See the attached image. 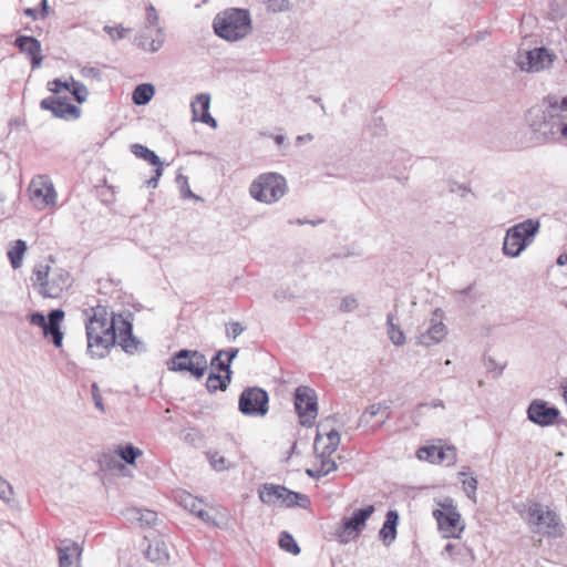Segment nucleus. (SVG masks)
Here are the masks:
<instances>
[{
	"instance_id": "f257e3e1",
	"label": "nucleus",
	"mask_w": 567,
	"mask_h": 567,
	"mask_svg": "<svg viewBox=\"0 0 567 567\" xmlns=\"http://www.w3.org/2000/svg\"><path fill=\"white\" fill-rule=\"evenodd\" d=\"M545 110L530 111L529 126L545 141L567 143V96L548 95Z\"/></svg>"
},
{
	"instance_id": "f03ea898",
	"label": "nucleus",
	"mask_w": 567,
	"mask_h": 567,
	"mask_svg": "<svg viewBox=\"0 0 567 567\" xmlns=\"http://www.w3.org/2000/svg\"><path fill=\"white\" fill-rule=\"evenodd\" d=\"M213 28L219 38L230 42L238 41L251 31L250 14L245 9H228L214 18Z\"/></svg>"
},
{
	"instance_id": "7ed1b4c3",
	"label": "nucleus",
	"mask_w": 567,
	"mask_h": 567,
	"mask_svg": "<svg viewBox=\"0 0 567 567\" xmlns=\"http://www.w3.org/2000/svg\"><path fill=\"white\" fill-rule=\"evenodd\" d=\"M525 519L534 534L547 537H561L564 525L556 512L540 503H533L526 509Z\"/></svg>"
},
{
	"instance_id": "20e7f679",
	"label": "nucleus",
	"mask_w": 567,
	"mask_h": 567,
	"mask_svg": "<svg viewBox=\"0 0 567 567\" xmlns=\"http://www.w3.org/2000/svg\"><path fill=\"white\" fill-rule=\"evenodd\" d=\"M539 227L538 220L529 218L508 228L503 243V254L511 258L518 257L534 241Z\"/></svg>"
},
{
	"instance_id": "39448f33",
	"label": "nucleus",
	"mask_w": 567,
	"mask_h": 567,
	"mask_svg": "<svg viewBox=\"0 0 567 567\" xmlns=\"http://www.w3.org/2000/svg\"><path fill=\"white\" fill-rule=\"evenodd\" d=\"M258 496L266 505H284L286 507L308 508L311 504L308 495L291 491L284 485L264 483L258 488Z\"/></svg>"
},
{
	"instance_id": "423d86ee",
	"label": "nucleus",
	"mask_w": 567,
	"mask_h": 567,
	"mask_svg": "<svg viewBox=\"0 0 567 567\" xmlns=\"http://www.w3.org/2000/svg\"><path fill=\"white\" fill-rule=\"evenodd\" d=\"M286 192L287 182L282 175L277 173H265L259 175L249 187L251 197L266 204L278 202Z\"/></svg>"
},
{
	"instance_id": "0eeeda50",
	"label": "nucleus",
	"mask_w": 567,
	"mask_h": 567,
	"mask_svg": "<svg viewBox=\"0 0 567 567\" xmlns=\"http://www.w3.org/2000/svg\"><path fill=\"white\" fill-rule=\"evenodd\" d=\"M87 339V354L93 359H103L110 350L117 343L116 319L111 317L107 328L97 329L85 327Z\"/></svg>"
},
{
	"instance_id": "6e6552de",
	"label": "nucleus",
	"mask_w": 567,
	"mask_h": 567,
	"mask_svg": "<svg viewBox=\"0 0 567 567\" xmlns=\"http://www.w3.org/2000/svg\"><path fill=\"white\" fill-rule=\"evenodd\" d=\"M167 368L169 371L189 373L199 380L205 375L208 362L205 354L197 350L181 349L167 361Z\"/></svg>"
},
{
	"instance_id": "1a4fd4ad",
	"label": "nucleus",
	"mask_w": 567,
	"mask_h": 567,
	"mask_svg": "<svg viewBox=\"0 0 567 567\" xmlns=\"http://www.w3.org/2000/svg\"><path fill=\"white\" fill-rule=\"evenodd\" d=\"M64 316L65 312L58 308L49 311L47 317L40 311L31 312L28 320L32 326L41 328L43 337L59 349L63 346L64 333L61 330V322Z\"/></svg>"
},
{
	"instance_id": "9d476101",
	"label": "nucleus",
	"mask_w": 567,
	"mask_h": 567,
	"mask_svg": "<svg viewBox=\"0 0 567 567\" xmlns=\"http://www.w3.org/2000/svg\"><path fill=\"white\" fill-rule=\"evenodd\" d=\"M441 508L433 511V516L437 522L439 529L444 533V536L450 538H458L464 529V525L461 520V514L458 513L454 502L451 497L444 498L439 503Z\"/></svg>"
},
{
	"instance_id": "9b49d317",
	"label": "nucleus",
	"mask_w": 567,
	"mask_h": 567,
	"mask_svg": "<svg viewBox=\"0 0 567 567\" xmlns=\"http://www.w3.org/2000/svg\"><path fill=\"white\" fill-rule=\"evenodd\" d=\"M269 394L259 386H248L238 399V410L246 416H266L269 411Z\"/></svg>"
},
{
	"instance_id": "f8f14e48",
	"label": "nucleus",
	"mask_w": 567,
	"mask_h": 567,
	"mask_svg": "<svg viewBox=\"0 0 567 567\" xmlns=\"http://www.w3.org/2000/svg\"><path fill=\"white\" fill-rule=\"evenodd\" d=\"M318 398L313 389L299 385L293 393L296 413L303 426H312L318 415Z\"/></svg>"
},
{
	"instance_id": "ddd939ff",
	"label": "nucleus",
	"mask_w": 567,
	"mask_h": 567,
	"mask_svg": "<svg viewBox=\"0 0 567 567\" xmlns=\"http://www.w3.org/2000/svg\"><path fill=\"white\" fill-rule=\"evenodd\" d=\"M444 311L436 308L430 319L429 328L417 336V343L424 347H431L440 343L447 334V328L443 323Z\"/></svg>"
},
{
	"instance_id": "4468645a",
	"label": "nucleus",
	"mask_w": 567,
	"mask_h": 567,
	"mask_svg": "<svg viewBox=\"0 0 567 567\" xmlns=\"http://www.w3.org/2000/svg\"><path fill=\"white\" fill-rule=\"evenodd\" d=\"M559 410L546 401L534 400L527 408V419L534 424L545 427L553 425L559 417Z\"/></svg>"
},
{
	"instance_id": "2eb2a0df",
	"label": "nucleus",
	"mask_w": 567,
	"mask_h": 567,
	"mask_svg": "<svg viewBox=\"0 0 567 567\" xmlns=\"http://www.w3.org/2000/svg\"><path fill=\"white\" fill-rule=\"evenodd\" d=\"M553 62L551 55L544 47L526 51L523 55L518 56V66L523 71L538 72L544 70Z\"/></svg>"
},
{
	"instance_id": "dca6fc26",
	"label": "nucleus",
	"mask_w": 567,
	"mask_h": 567,
	"mask_svg": "<svg viewBox=\"0 0 567 567\" xmlns=\"http://www.w3.org/2000/svg\"><path fill=\"white\" fill-rule=\"evenodd\" d=\"M13 45L18 48L20 53L25 54L29 58L33 70L41 66L43 61V55L41 53L42 47L41 42L37 38L19 34L17 35Z\"/></svg>"
},
{
	"instance_id": "f3484780",
	"label": "nucleus",
	"mask_w": 567,
	"mask_h": 567,
	"mask_svg": "<svg viewBox=\"0 0 567 567\" xmlns=\"http://www.w3.org/2000/svg\"><path fill=\"white\" fill-rule=\"evenodd\" d=\"M40 109L52 112L56 118H65L68 115L79 118L81 110L66 102V97L48 96L40 102Z\"/></svg>"
},
{
	"instance_id": "a211bd4d",
	"label": "nucleus",
	"mask_w": 567,
	"mask_h": 567,
	"mask_svg": "<svg viewBox=\"0 0 567 567\" xmlns=\"http://www.w3.org/2000/svg\"><path fill=\"white\" fill-rule=\"evenodd\" d=\"M373 505H368L363 508L355 509L351 516L344 517L342 520L343 533L348 536H358L365 527L367 520L374 513Z\"/></svg>"
},
{
	"instance_id": "6ab92c4d",
	"label": "nucleus",
	"mask_w": 567,
	"mask_h": 567,
	"mask_svg": "<svg viewBox=\"0 0 567 567\" xmlns=\"http://www.w3.org/2000/svg\"><path fill=\"white\" fill-rule=\"evenodd\" d=\"M70 286V274L64 269H55L50 274L49 280L43 284V290H40V293L47 298H59Z\"/></svg>"
},
{
	"instance_id": "aec40b11",
	"label": "nucleus",
	"mask_w": 567,
	"mask_h": 567,
	"mask_svg": "<svg viewBox=\"0 0 567 567\" xmlns=\"http://www.w3.org/2000/svg\"><path fill=\"white\" fill-rule=\"evenodd\" d=\"M144 542L147 543L145 556L148 560L158 565H166L168 563V548L159 536H145Z\"/></svg>"
},
{
	"instance_id": "412c9836",
	"label": "nucleus",
	"mask_w": 567,
	"mask_h": 567,
	"mask_svg": "<svg viewBox=\"0 0 567 567\" xmlns=\"http://www.w3.org/2000/svg\"><path fill=\"white\" fill-rule=\"evenodd\" d=\"M59 554V567H80L82 548L75 542L64 539L56 547Z\"/></svg>"
},
{
	"instance_id": "4be33fe9",
	"label": "nucleus",
	"mask_w": 567,
	"mask_h": 567,
	"mask_svg": "<svg viewBox=\"0 0 567 567\" xmlns=\"http://www.w3.org/2000/svg\"><path fill=\"white\" fill-rule=\"evenodd\" d=\"M399 513L394 509H390L385 514V520L379 532L380 539L385 544L390 545L394 542L398 534Z\"/></svg>"
},
{
	"instance_id": "5701e85b",
	"label": "nucleus",
	"mask_w": 567,
	"mask_h": 567,
	"mask_svg": "<svg viewBox=\"0 0 567 567\" xmlns=\"http://www.w3.org/2000/svg\"><path fill=\"white\" fill-rule=\"evenodd\" d=\"M179 504L190 513L195 514L204 522H208L210 519V515L207 511L204 509V504L202 499L193 496L189 493H182L179 495Z\"/></svg>"
},
{
	"instance_id": "b1692460",
	"label": "nucleus",
	"mask_w": 567,
	"mask_h": 567,
	"mask_svg": "<svg viewBox=\"0 0 567 567\" xmlns=\"http://www.w3.org/2000/svg\"><path fill=\"white\" fill-rule=\"evenodd\" d=\"M328 443L320 450L319 442L320 435L317 434L315 440V452L318 457H330L340 444V434L337 430H331L327 433Z\"/></svg>"
},
{
	"instance_id": "393cba45",
	"label": "nucleus",
	"mask_w": 567,
	"mask_h": 567,
	"mask_svg": "<svg viewBox=\"0 0 567 567\" xmlns=\"http://www.w3.org/2000/svg\"><path fill=\"white\" fill-rule=\"evenodd\" d=\"M126 517L132 523H138L141 526H152L157 520V513L145 508H130Z\"/></svg>"
},
{
	"instance_id": "a878e982",
	"label": "nucleus",
	"mask_w": 567,
	"mask_h": 567,
	"mask_svg": "<svg viewBox=\"0 0 567 567\" xmlns=\"http://www.w3.org/2000/svg\"><path fill=\"white\" fill-rule=\"evenodd\" d=\"M380 413H382L383 420L381 421L379 426L384 424L385 421H388L391 417L390 404L386 402H379L370 405L360 416V422H369L370 419L377 416Z\"/></svg>"
},
{
	"instance_id": "bb28decb",
	"label": "nucleus",
	"mask_w": 567,
	"mask_h": 567,
	"mask_svg": "<svg viewBox=\"0 0 567 567\" xmlns=\"http://www.w3.org/2000/svg\"><path fill=\"white\" fill-rule=\"evenodd\" d=\"M155 94V87L151 83H142L135 86L132 100L135 105H146Z\"/></svg>"
},
{
	"instance_id": "cd10ccee",
	"label": "nucleus",
	"mask_w": 567,
	"mask_h": 567,
	"mask_svg": "<svg viewBox=\"0 0 567 567\" xmlns=\"http://www.w3.org/2000/svg\"><path fill=\"white\" fill-rule=\"evenodd\" d=\"M118 344L122 350L127 354H135L146 351V346L140 339H137L133 333L118 338Z\"/></svg>"
},
{
	"instance_id": "c85d7f7f",
	"label": "nucleus",
	"mask_w": 567,
	"mask_h": 567,
	"mask_svg": "<svg viewBox=\"0 0 567 567\" xmlns=\"http://www.w3.org/2000/svg\"><path fill=\"white\" fill-rule=\"evenodd\" d=\"M93 315L89 318L85 327H92L97 329L107 328L111 319H107V309L104 306H96L95 308H91Z\"/></svg>"
},
{
	"instance_id": "c756f323",
	"label": "nucleus",
	"mask_w": 567,
	"mask_h": 567,
	"mask_svg": "<svg viewBox=\"0 0 567 567\" xmlns=\"http://www.w3.org/2000/svg\"><path fill=\"white\" fill-rule=\"evenodd\" d=\"M131 152L138 158H142L146 162H148L151 165L153 166H158V165H163L161 158L158 157V155L150 150L148 147L142 145V144H138V143H135V144H132L131 145Z\"/></svg>"
},
{
	"instance_id": "7c9ffc66",
	"label": "nucleus",
	"mask_w": 567,
	"mask_h": 567,
	"mask_svg": "<svg viewBox=\"0 0 567 567\" xmlns=\"http://www.w3.org/2000/svg\"><path fill=\"white\" fill-rule=\"evenodd\" d=\"M114 453L128 465L135 464V461L143 454L142 450L132 444L117 445Z\"/></svg>"
},
{
	"instance_id": "2f4dec72",
	"label": "nucleus",
	"mask_w": 567,
	"mask_h": 567,
	"mask_svg": "<svg viewBox=\"0 0 567 567\" xmlns=\"http://www.w3.org/2000/svg\"><path fill=\"white\" fill-rule=\"evenodd\" d=\"M231 382V377L220 375L215 372H210L206 380V389L209 393H214L218 390L225 391L229 383Z\"/></svg>"
},
{
	"instance_id": "473e14b6",
	"label": "nucleus",
	"mask_w": 567,
	"mask_h": 567,
	"mask_svg": "<svg viewBox=\"0 0 567 567\" xmlns=\"http://www.w3.org/2000/svg\"><path fill=\"white\" fill-rule=\"evenodd\" d=\"M193 120L196 121L200 114L209 113L210 107V95L207 93H200L192 102Z\"/></svg>"
},
{
	"instance_id": "72a5a7b5",
	"label": "nucleus",
	"mask_w": 567,
	"mask_h": 567,
	"mask_svg": "<svg viewBox=\"0 0 567 567\" xmlns=\"http://www.w3.org/2000/svg\"><path fill=\"white\" fill-rule=\"evenodd\" d=\"M393 319L392 313L386 316L388 334L394 346H402L405 342V336L400 327L394 324Z\"/></svg>"
},
{
	"instance_id": "f704fd0d",
	"label": "nucleus",
	"mask_w": 567,
	"mask_h": 567,
	"mask_svg": "<svg viewBox=\"0 0 567 567\" xmlns=\"http://www.w3.org/2000/svg\"><path fill=\"white\" fill-rule=\"evenodd\" d=\"M27 250V244L22 239L16 240V245L8 251V257L13 269H18L22 264V257Z\"/></svg>"
},
{
	"instance_id": "c9c22d12",
	"label": "nucleus",
	"mask_w": 567,
	"mask_h": 567,
	"mask_svg": "<svg viewBox=\"0 0 567 567\" xmlns=\"http://www.w3.org/2000/svg\"><path fill=\"white\" fill-rule=\"evenodd\" d=\"M278 544L279 547L287 553H290L292 555H298L300 553V547L297 544L296 539L290 533L286 530L279 534Z\"/></svg>"
},
{
	"instance_id": "e433bc0d",
	"label": "nucleus",
	"mask_w": 567,
	"mask_h": 567,
	"mask_svg": "<svg viewBox=\"0 0 567 567\" xmlns=\"http://www.w3.org/2000/svg\"><path fill=\"white\" fill-rule=\"evenodd\" d=\"M30 190L33 197H42L45 204H53L56 197L55 190L52 185L45 187H38L37 184L32 182Z\"/></svg>"
},
{
	"instance_id": "4c0bfd02",
	"label": "nucleus",
	"mask_w": 567,
	"mask_h": 567,
	"mask_svg": "<svg viewBox=\"0 0 567 567\" xmlns=\"http://www.w3.org/2000/svg\"><path fill=\"white\" fill-rule=\"evenodd\" d=\"M223 357L224 355L218 350L215 353V355L212 358L210 365H212V368H214L218 372H225V375H228V373H229V377H231V374H233V371H231V368H230L231 364L226 359H223Z\"/></svg>"
},
{
	"instance_id": "58836bf2",
	"label": "nucleus",
	"mask_w": 567,
	"mask_h": 567,
	"mask_svg": "<svg viewBox=\"0 0 567 567\" xmlns=\"http://www.w3.org/2000/svg\"><path fill=\"white\" fill-rule=\"evenodd\" d=\"M68 91L71 92L75 101L80 104L84 103L89 95L87 87L82 82L75 80H72Z\"/></svg>"
},
{
	"instance_id": "ea45409f",
	"label": "nucleus",
	"mask_w": 567,
	"mask_h": 567,
	"mask_svg": "<svg viewBox=\"0 0 567 567\" xmlns=\"http://www.w3.org/2000/svg\"><path fill=\"white\" fill-rule=\"evenodd\" d=\"M207 457L212 467L217 472H221L231 467V464L218 452H207Z\"/></svg>"
},
{
	"instance_id": "a19ab883",
	"label": "nucleus",
	"mask_w": 567,
	"mask_h": 567,
	"mask_svg": "<svg viewBox=\"0 0 567 567\" xmlns=\"http://www.w3.org/2000/svg\"><path fill=\"white\" fill-rule=\"evenodd\" d=\"M474 284L468 285L466 288L454 291V295L457 297V300L461 301L464 306L470 307L474 305L477 298L473 293Z\"/></svg>"
},
{
	"instance_id": "79ce46f5",
	"label": "nucleus",
	"mask_w": 567,
	"mask_h": 567,
	"mask_svg": "<svg viewBox=\"0 0 567 567\" xmlns=\"http://www.w3.org/2000/svg\"><path fill=\"white\" fill-rule=\"evenodd\" d=\"M436 463L446 462L447 465L454 464L456 461L455 447H437L436 446Z\"/></svg>"
},
{
	"instance_id": "37998d69",
	"label": "nucleus",
	"mask_w": 567,
	"mask_h": 567,
	"mask_svg": "<svg viewBox=\"0 0 567 567\" xmlns=\"http://www.w3.org/2000/svg\"><path fill=\"white\" fill-rule=\"evenodd\" d=\"M112 317H115L116 324L120 323V327L116 328L117 338L133 333V324L128 319L124 318L122 315L116 316L114 313Z\"/></svg>"
},
{
	"instance_id": "c03bdc74",
	"label": "nucleus",
	"mask_w": 567,
	"mask_h": 567,
	"mask_svg": "<svg viewBox=\"0 0 567 567\" xmlns=\"http://www.w3.org/2000/svg\"><path fill=\"white\" fill-rule=\"evenodd\" d=\"M463 489L466 493L467 497L473 502H476V489H477V480L475 476H470L462 481Z\"/></svg>"
},
{
	"instance_id": "a18cd8bd",
	"label": "nucleus",
	"mask_w": 567,
	"mask_h": 567,
	"mask_svg": "<svg viewBox=\"0 0 567 567\" xmlns=\"http://www.w3.org/2000/svg\"><path fill=\"white\" fill-rule=\"evenodd\" d=\"M103 29L113 41L124 39L127 35V33L130 32V29L124 28L122 25H117V27L104 25Z\"/></svg>"
},
{
	"instance_id": "49530a36",
	"label": "nucleus",
	"mask_w": 567,
	"mask_h": 567,
	"mask_svg": "<svg viewBox=\"0 0 567 567\" xmlns=\"http://www.w3.org/2000/svg\"><path fill=\"white\" fill-rule=\"evenodd\" d=\"M176 183L178 184L179 186V189H181V194H182V197L184 198H196V199H199L198 196H196L192 190H190V187L188 185V179L186 176L179 174L177 175L176 177Z\"/></svg>"
},
{
	"instance_id": "de8ad7c7",
	"label": "nucleus",
	"mask_w": 567,
	"mask_h": 567,
	"mask_svg": "<svg viewBox=\"0 0 567 567\" xmlns=\"http://www.w3.org/2000/svg\"><path fill=\"white\" fill-rule=\"evenodd\" d=\"M436 446H422L417 450V457L422 461L436 463Z\"/></svg>"
},
{
	"instance_id": "09e8293b",
	"label": "nucleus",
	"mask_w": 567,
	"mask_h": 567,
	"mask_svg": "<svg viewBox=\"0 0 567 567\" xmlns=\"http://www.w3.org/2000/svg\"><path fill=\"white\" fill-rule=\"evenodd\" d=\"M49 270H50L49 266H42V265H40L33 269V275L35 276L37 281L41 286L40 290H43V284L49 280V276H50Z\"/></svg>"
},
{
	"instance_id": "8fccbe9b",
	"label": "nucleus",
	"mask_w": 567,
	"mask_h": 567,
	"mask_svg": "<svg viewBox=\"0 0 567 567\" xmlns=\"http://www.w3.org/2000/svg\"><path fill=\"white\" fill-rule=\"evenodd\" d=\"M268 10L272 12H284L289 10L290 1L289 0H268L267 1Z\"/></svg>"
},
{
	"instance_id": "3c124183",
	"label": "nucleus",
	"mask_w": 567,
	"mask_h": 567,
	"mask_svg": "<svg viewBox=\"0 0 567 567\" xmlns=\"http://www.w3.org/2000/svg\"><path fill=\"white\" fill-rule=\"evenodd\" d=\"M245 331V327L237 321L230 322L226 326V336L228 339H236Z\"/></svg>"
},
{
	"instance_id": "603ef678",
	"label": "nucleus",
	"mask_w": 567,
	"mask_h": 567,
	"mask_svg": "<svg viewBox=\"0 0 567 567\" xmlns=\"http://www.w3.org/2000/svg\"><path fill=\"white\" fill-rule=\"evenodd\" d=\"M70 83L61 79H54L48 82V90L53 94H59L63 90H69Z\"/></svg>"
},
{
	"instance_id": "864d4df0",
	"label": "nucleus",
	"mask_w": 567,
	"mask_h": 567,
	"mask_svg": "<svg viewBox=\"0 0 567 567\" xmlns=\"http://www.w3.org/2000/svg\"><path fill=\"white\" fill-rule=\"evenodd\" d=\"M320 458V464H319V470L321 471V475H328L329 473L333 472L337 470V464L333 460H331L330 457H319Z\"/></svg>"
},
{
	"instance_id": "5fc2aeb1",
	"label": "nucleus",
	"mask_w": 567,
	"mask_h": 567,
	"mask_svg": "<svg viewBox=\"0 0 567 567\" xmlns=\"http://www.w3.org/2000/svg\"><path fill=\"white\" fill-rule=\"evenodd\" d=\"M12 493H13V488L10 485V483L7 480L2 478L0 481V498L3 499L4 502L9 503Z\"/></svg>"
},
{
	"instance_id": "6e6d98bb",
	"label": "nucleus",
	"mask_w": 567,
	"mask_h": 567,
	"mask_svg": "<svg viewBox=\"0 0 567 567\" xmlns=\"http://www.w3.org/2000/svg\"><path fill=\"white\" fill-rule=\"evenodd\" d=\"M358 303L355 298L351 296H347L341 300L340 310L344 312H350L357 308Z\"/></svg>"
},
{
	"instance_id": "4d7b16f0",
	"label": "nucleus",
	"mask_w": 567,
	"mask_h": 567,
	"mask_svg": "<svg viewBox=\"0 0 567 567\" xmlns=\"http://www.w3.org/2000/svg\"><path fill=\"white\" fill-rule=\"evenodd\" d=\"M146 20L148 25L155 27L158 24V14L153 4L146 8Z\"/></svg>"
},
{
	"instance_id": "13d9d810",
	"label": "nucleus",
	"mask_w": 567,
	"mask_h": 567,
	"mask_svg": "<svg viewBox=\"0 0 567 567\" xmlns=\"http://www.w3.org/2000/svg\"><path fill=\"white\" fill-rule=\"evenodd\" d=\"M154 173H155L154 176L145 182L147 187H151V188L157 187L158 181L163 174V165L155 166Z\"/></svg>"
},
{
	"instance_id": "bf43d9fd",
	"label": "nucleus",
	"mask_w": 567,
	"mask_h": 567,
	"mask_svg": "<svg viewBox=\"0 0 567 567\" xmlns=\"http://www.w3.org/2000/svg\"><path fill=\"white\" fill-rule=\"evenodd\" d=\"M91 392H92V398H93L95 406L97 409H100L101 411H104V406H103V402H102V396L100 394V389H99L96 383L92 384Z\"/></svg>"
},
{
	"instance_id": "052dcab7",
	"label": "nucleus",
	"mask_w": 567,
	"mask_h": 567,
	"mask_svg": "<svg viewBox=\"0 0 567 567\" xmlns=\"http://www.w3.org/2000/svg\"><path fill=\"white\" fill-rule=\"evenodd\" d=\"M196 121L207 124L213 128L217 127V121L210 115V113L200 114V116Z\"/></svg>"
},
{
	"instance_id": "680f3d73",
	"label": "nucleus",
	"mask_w": 567,
	"mask_h": 567,
	"mask_svg": "<svg viewBox=\"0 0 567 567\" xmlns=\"http://www.w3.org/2000/svg\"><path fill=\"white\" fill-rule=\"evenodd\" d=\"M219 351L221 352V354L224 357H226V360L229 361L230 364H231L233 360L236 359L239 353L238 348H229V349L219 350Z\"/></svg>"
},
{
	"instance_id": "e2e57ef3",
	"label": "nucleus",
	"mask_w": 567,
	"mask_h": 567,
	"mask_svg": "<svg viewBox=\"0 0 567 567\" xmlns=\"http://www.w3.org/2000/svg\"><path fill=\"white\" fill-rule=\"evenodd\" d=\"M103 462L106 464V466L109 468H112V467H118V468H123L124 465L123 464H115L116 463V460H115V456L114 455H111V454H104L103 455Z\"/></svg>"
},
{
	"instance_id": "0e129e2a",
	"label": "nucleus",
	"mask_w": 567,
	"mask_h": 567,
	"mask_svg": "<svg viewBox=\"0 0 567 567\" xmlns=\"http://www.w3.org/2000/svg\"><path fill=\"white\" fill-rule=\"evenodd\" d=\"M134 43L143 50H147V37L145 34L136 35L134 39Z\"/></svg>"
},
{
	"instance_id": "69168bd1",
	"label": "nucleus",
	"mask_w": 567,
	"mask_h": 567,
	"mask_svg": "<svg viewBox=\"0 0 567 567\" xmlns=\"http://www.w3.org/2000/svg\"><path fill=\"white\" fill-rule=\"evenodd\" d=\"M82 74L84 76L97 78L100 75V71L95 68H84L82 70Z\"/></svg>"
},
{
	"instance_id": "338daca9",
	"label": "nucleus",
	"mask_w": 567,
	"mask_h": 567,
	"mask_svg": "<svg viewBox=\"0 0 567 567\" xmlns=\"http://www.w3.org/2000/svg\"><path fill=\"white\" fill-rule=\"evenodd\" d=\"M162 44H163L162 40L153 39L150 42V47H147V50L151 51V52H156V51H158L161 49Z\"/></svg>"
},
{
	"instance_id": "774afa93",
	"label": "nucleus",
	"mask_w": 567,
	"mask_h": 567,
	"mask_svg": "<svg viewBox=\"0 0 567 567\" xmlns=\"http://www.w3.org/2000/svg\"><path fill=\"white\" fill-rule=\"evenodd\" d=\"M306 474L311 477V478H320V477H323L324 475H321V471L319 470V467L317 468H307L306 470Z\"/></svg>"
}]
</instances>
